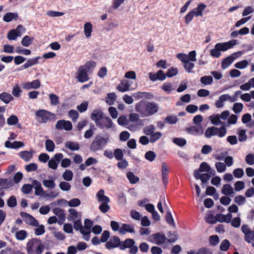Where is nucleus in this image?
<instances>
[{"label":"nucleus","mask_w":254,"mask_h":254,"mask_svg":"<svg viewBox=\"0 0 254 254\" xmlns=\"http://www.w3.org/2000/svg\"><path fill=\"white\" fill-rule=\"evenodd\" d=\"M116 95L114 93H111L108 94L107 97L106 99V102L109 105L113 104L114 102L116 100Z\"/></svg>","instance_id":"obj_55"},{"label":"nucleus","mask_w":254,"mask_h":254,"mask_svg":"<svg viewBox=\"0 0 254 254\" xmlns=\"http://www.w3.org/2000/svg\"><path fill=\"white\" fill-rule=\"evenodd\" d=\"M159 105L154 102L140 101L135 104V110L142 117H148L156 114Z\"/></svg>","instance_id":"obj_2"},{"label":"nucleus","mask_w":254,"mask_h":254,"mask_svg":"<svg viewBox=\"0 0 254 254\" xmlns=\"http://www.w3.org/2000/svg\"><path fill=\"white\" fill-rule=\"evenodd\" d=\"M109 140V136L107 134L104 136L97 134L90 145V150L92 152H96L103 149L106 146Z\"/></svg>","instance_id":"obj_6"},{"label":"nucleus","mask_w":254,"mask_h":254,"mask_svg":"<svg viewBox=\"0 0 254 254\" xmlns=\"http://www.w3.org/2000/svg\"><path fill=\"white\" fill-rule=\"evenodd\" d=\"M79 231L83 235V238L85 241H88L90 240V234L91 233V230L88 229L84 226H82Z\"/></svg>","instance_id":"obj_35"},{"label":"nucleus","mask_w":254,"mask_h":254,"mask_svg":"<svg viewBox=\"0 0 254 254\" xmlns=\"http://www.w3.org/2000/svg\"><path fill=\"white\" fill-rule=\"evenodd\" d=\"M88 71L85 70L84 67L80 66L77 71L76 78L79 82H84L87 81L89 80V77L88 74Z\"/></svg>","instance_id":"obj_10"},{"label":"nucleus","mask_w":254,"mask_h":254,"mask_svg":"<svg viewBox=\"0 0 254 254\" xmlns=\"http://www.w3.org/2000/svg\"><path fill=\"white\" fill-rule=\"evenodd\" d=\"M0 99L5 104H8L14 100L12 95L7 92L0 94Z\"/></svg>","instance_id":"obj_26"},{"label":"nucleus","mask_w":254,"mask_h":254,"mask_svg":"<svg viewBox=\"0 0 254 254\" xmlns=\"http://www.w3.org/2000/svg\"><path fill=\"white\" fill-rule=\"evenodd\" d=\"M234 61V58L230 56L225 58L221 64V67L223 69L227 68Z\"/></svg>","instance_id":"obj_33"},{"label":"nucleus","mask_w":254,"mask_h":254,"mask_svg":"<svg viewBox=\"0 0 254 254\" xmlns=\"http://www.w3.org/2000/svg\"><path fill=\"white\" fill-rule=\"evenodd\" d=\"M59 188L63 191H67L70 190L71 186L68 182L63 181L59 184Z\"/></svg>","instance_id":"obj_52"},{"label":"nucleus","mask_w":254,"mask_h":254,"mask_svg":"<svg viewBox=\"0 0 254 254\" xmlns=\"http://www.w3.org/2000/svg\"><path fill=\"white\" fill-rule=\"evenodd\" d=\"M7 204L10 207H14L17 205V200L14 195L11 196L7 201Z\"/></svg>","instance_id":"obj_57"},{"label":"nucleus","mask_w":254,"mask_h":254,"mask_svg":"<svg viewBox=\"0 0 254 254\" xmlns=\"http://www.w3.org/2000/svg\"><path fill=\"white\" fill-rule=\"evenodd\" d=\"M96 197L98 202L101 203L109 202L110 198L105 195V191L103 190H100L96 194Z\"/></svg>","instance_id":"obj_23"},{"label":"nucleus","mask_w":254,"mask_h":254,"mask_svg":"<svg viewBox=\"0 0 254 254\" xmlns=\"http://www.w3.org/2000/svg\"><path fill=\"white\" fill-rule=\"evenodd\" d=\"M56 128L59 130L64 129L66 131H69L72 129V125L70 121L61 120L57 122L56 125Z\"/></svg>","instance_id":"obj_13"},{"label":"nucleus","mask_w":254,"mask_h":254,"mask_svg":"<svg viewBox=\"0 0 254 254\" xmlns=\"http://www.w3.org/2000/svg\"><path fill=\"white\" fill-rule=\"evenodd\" d=\"M37 228L34 229V234L36 236H40L44 234L45 232V227L43 225H39L36 226Z\"/></svg>","instance_id":"obj_51"},{"label":"nucleus","mask_w":254,"mask_h":254,"mask_svg":"<svg viewBox=\"0 0 254 254\" xmlns=\"http://www.w3.org/2000/svg\"><path fill=\"white\" fill-rule=\"evenodd\" d=\"M103 117V113L100 109L93 110L91 114V118L95 122L96 125H97V123H98Z\"/></svg>","instance_id":"obj_20"},{"label":"nucleus","mask_w":254,"mask_h":254,"mask_svg":"<svg viewBox=\"0 0 254 254\" xmlns=\"http://www.w3.org/2000/svg\"><path fill=\"white\" fill-rule=\"evenodd\" d=\"M155 126L153 125H149L144 127L143 133L146 135H151L155 130Z\"/></svg>","instance_id":"obj_42"},{"label":"nucleus","mask_w":254,"mask_h":254,"mask_svg":"<svg viewBox=\"0 0 254 254\" xmlns=\"http://www.w3.org/2000/svg\"><path fill=\"white\" fill-rule=\"evenodd\" d=\"M18 17L17 13L8 12L6 13L3 17V20L7 22H10L13 19H16Z\"/></svg>","instance_id":"obj_32"},{"label":"nucleus","mask_w":254,"mask_h":254,"mask_svg":"<svg viewBox=\"0 0 254 254\" xmlns=\"http://www.w3.org/2000/svg\"><path fill=\"white\" fill-rule=\"evenodd\" d=\"M206 5L203 3H199L197 7L191 10L195 17L202 16L203 11L206 8Z\"/></svg>","instance_id":"obj_21"},{"label":"nucleus","mask_w":254,"mask_h":254,"mask_svg":"<svg viewBox=\"0 0 254 254\" xmlns=\"http://www.w3.org/2000/svg\"><path fill=\"white\" fill-rule=\"evenodd\" d=\"M73 176L72 172L69 170H66L63 174V179L67 182L71 181L72 180Z\"/></svg>","instance_id":"obj_41"},{"label":"nucleus","mask_w":254,"mask_h":254,"mask_svg":"<svg viewBox=\"0 0 254 254\" xmlns=\"http://www.w3.org/2000/svg\"><path fill=\"white\" fill-rule=\"evenodd\" d=\"M44 249V244L38 238H32L29 240L26 245L27 254H42Z\"/></svg>","instance_id":"obj_4"},{"label":"nucleus","mask_w":254,"mask_h":254,"mask_svg":"<svg viewBox=\"0 0 254 254\" xmlns=\"http://www.w3.org/2000/svg\"><path fill=\"white\" fill-rule=\"evenodd\" d=\"M20 157L24 161L28 162L33 157V152L31 151H23L19 152Z\"/></svg>","instance_id":"obj_29"},{"label":"nucleus","mask_w":254,"mask_h":254,"mask_svg":"<svg viewBox=\"0 0 254 254\" xmlns=\"http://www.w3.org/2000/svg\"><path fill=\"white\" fill-rule=\"evenodd\" d=\"M232 218V215L230 213H228L226 215H224L223 214H218L216 215V221H218L221 223H230Z\"/></svg>","instance_id":"obj_18"},{"label":"nucleus","mask_w":254,"mask_h":254,"mask_svg":"<svg viewBox=\"0 0 254 254\" xmlns=\"http://www.w3.org/2000/svg\"><path fill=\"white\" fill-rule=\"evenodd\" d=\"M95 129V128L94 126L93 125L88 130L85 132L84 134V138L86 139L91 138L94 134Z\"/></svg>","instance_id":"obj_60"},{"label":"nucleus","mask_w":254,"mask_h":254,"mask_svg":"<svg viewBox=\"0 0 254 254\" xmlns=\"http://www.w3.org/2000/svg\"><path fill=\"white\" fill-rule=\"evenodd\" d=\"M209 118L212 124L214 125L217 126L223 124V123L220 120V117L218 114L211 116Z\"/></svg>","instance_id":"obj_43"},{"label":"nucleus","mask_w":254,"mask_h":254,"mask_svg":"<svg viewBox=\"0 0 254 254\" xmlns=\"http://www.w3.org/2000/svg\"><path fill=\"white\" fill-rule=\"evenodd\" d=\"M200 82L205 85H210L213 82V78L211 76H204L201 77Z\"/></svg>","instance_id":"obj_48"},{"label":"nucleus","mask_w":254,"mask_h":254,"mask_svg":"<svg viewBox=\"0 0 254 254\" xmlns=\"http://www.w3.org/2000/svg\"><path fill=\"white\" fill-rule=\"evenodd\" d=\"M177 58L184 63V67L187 72H194L192 69L194 68V64L190 62H195L196 61L195 51H190L188 55L179 53L177 55Z\"/></svg>","instance_id":"obj_3"},{"label":"nucleus","mask_w":254,"mask_h":254,"mask_svg":"<svg viewBox=\"0 0 254 254\" xmlns=\"http://www.w3.org/2000/svg\"><path fill=\"white\" fill-rule=\"evenodd\" d=\"M162 134L161 132L157 131L153 132L150 137V142L154 143L159 140L162 136Z\"/></svg>","instance_id":"obj_49"},{"label":"nucleus","mask_w":254,"mask_h":254,"mask_svg":"<svg viewBox=\"0 0 254 254\" xmlns=\"http://www.w3.org/2000/svg\"><path fill=\"white\" fill-rule=\"evenodd\" d=\"M148 239L149 241L151 243L156 245H161L165 243L166 242L174 243L177 240V237L174 235V237L172 238L168 239L164 234L160 233H157L151 235Z\"/></svg>","instance_id":"obj_7"},{"label":"nucleus","mask_w":254,"mask_h":254,"mask_svg":"<svg viewBox=\"0 0 254 254\" xmlns=\"http://www.w3.org/2000/svg\"><path fill=\"white\" fill-rule=\"evenodd\" d=\"M24 89L28 90L30 89H37L41 86V81L39 79H35L30 82H25L22 84Z\"/></svg>","instance_id":"obj_14"},{"label":"nucleus","mask_w":254,"mask_h":254,"mask_svg":"<svg viewBox=\"0 0 254 254\" xmlns=\"http://www.w3.org/2000/svg\"><path fill=\"white\" fill-rule=\"evenodd\" d=\"M244 108L243 104L241 103H236L234 104L233 107V111L236 114L241 113Z\"/></svg>","instance_id":"obj_53"},{"label":"nucleus","mask_w":254,"mask_h":254,"mask_svg":"<svg viewBox=\"0 0 254 254\" xmlns=\"http://www.w3.org/2000/svg\"><path fill=\"white\" fill-rule=\"evenodd\" d=\"M20 215L27 224L33 227L38 226V221L32 215L25 212H21Z\"/></svg>","instance_id":"obj_15"},{"label":"nucleus","mask_w":254,"mask_h":254,"mask_svg":"<svg viewBox=\"0 0 254 254\" xmlns=\"http://www.w3.org/2000/svg\"><path fill=\"white\" fill-rule=\"evenodd\" d=\"M226 101V98H225L224 95L220 96L218 100L215 102V106L218 108H220L223 107L224 102Z\"/></svg>","instance_id":"obj_63"},{"label":"nucleus","mask_w":254,"mask_h":254,"mask_svg":"<svg viewBox=\"0 0 254 254\" xmlns=\"http://www.w3.org/2000/svg\"><path fill=\"white\" fill-rule=\"evenodd\" d=\"M41 58L40 57H37L33 59H29L27 60L26 62L23 65V67L26 69L30 66L38 64V60Z\"/></svg>","instance_id":"obj_28"},{"label":"nucleus","mask_w":254,"mask_h":254,"mask_svg":"<svg viewBox=\"0 0 254 254\" xmlns=\"http://www.w3.org/2000/svg\"><path fill=\"white\" fill-rule=\"evenodd\" d=\"M231 244L227 239L223 240L220 245V250L221 251H227L230 248Z\"/></svg>","instance_id":"obj_44"},{"label":"nucleus","mask_w":254,"mask_h":254,"mask_svg":"<svg viewBox=\"0 0 254 254\" xmlns=\"http://www.w3.org/2000/svg\"><path fill=\"white\" fill-rule=\"evenodd\" d=\"M96 65V62L91 60L86 62L84 64L81 65V66L84 67V68L85 70L89 72L93 70V69L95 67Z\"/></svg>","instance_id":"obj_31"},{"label":"nucleus","mask_w":254,"mask_h":254,"mask_svg":"<svg viewBox=\"0 0 254 254\" xmlns=\"http://www.w3.org/2000/svg\"><path fill=\"white\" fill-rule=\"evenodd\" d=\"M45 147L47 151L52 152L54 151L55 145L52 140L47 139L45 142Z\"/></svg>","instance_id":"obj_38"},{"label":"nucleus","mask_w":254,"mask_h":254,"mask_svg":"<svg viewBox=\"0 0 254 254\" xmlns=\"http://www.w3.org/2000/svg\"><path fill=\"white\" fill-rule=\"evenodd\" d=\"M114 156L118 160H121L124 156L123 151L121 149H116L114 152Z\"/></svg>","instance_id":"obj_61"},{"label":"nucleus","mask_w":254,"mask_h":254,"mask_svg":"<svg viewBox=\"0 0 254 254\" xmlns=\"http://www.w3.org/2000/svg\"><path fill=\"white\" fill-rule=\"evenodd\" d=\"M84 34L85 37L87 39L90 38L93 31V26L89 22H87L84 24L83 26Z\"/></svg>","instance_id":"obj_22"},{"label":"nucleus","mask_w":254,"mask_h":254,"mask_svg":"<svg viewBox=\"0 0 254 254\" xmlns=\"http://www.w3.org/2000/svg\"><path fill=\"white\" fill-rule=\"evenodd\" d=\"M126 0H112V7L114 10L118 9L124 3Z\"/></svg>","instance_id":"obj_56"},{"label":"nucleus","mask_w":254,"mask_h":254,"mask_svg":"<svg viewBox=\"0 0 254 254\" xmlns=\"http://www.w3.org/2000/svg\"><path fill=\"white\" fill-rule=\"evenodd\" d=\"M241 231L245 235V240L247 243L251 244L254 248V232L253 231H252L247 224H244L242 226Z\"/></svg>","instance_id":"obj_9"},{"label":"nucleus","mask_w":254,"mask_h":254,"mask_svg":"<svg viewBox=\"0 0 254 254\" xmlns=\"http://www.w3.org/2000/svg\"><path fill=\"white\" fill-rule=\"evenodd\" d=\"M130 81L123 79L120 81L117 86V89L121 92H125L130 90Z\"/></svg>","instance_id":"obj_17"},{"label":"nucleus","mask_w":254,"mask_h":254,"mask_svg":"<svg viewBox=\"0 0 254 254\" xmlns=\"http://www.w3.org/2000/svg\"><path fill=\"white\" fill-rule=\"evenodd\" d=\"M68 115L73 122H76L79 116L78 112L74 110H70L68 113Z\"/></svg>","instance_id":"obj_58"},{"label":"nucleus","mask_w":254,"mask_h":254,"mask_svg":"<svg viewBox=\"0 0 254 254\" xmlns=\"http://www.w3.org/2000/svg\"><path fill=\"white\" fill-rule=\"evenodd\" d=\"M106 247L108 249L119 248L121 250L123 251L128 249L129 254H136L138 252V248L136 246L135 241L130 238L121 241L119 238L114 236L106 243Z\"/></svg>","instance_id":"obj_1"},{"label":"nucleus","mask_w":254,"mask_h":254,"mask_svg":"<svg viewBox=\"0 0 254 254\" xmlns=\"http://www.w3.org/2000/svg\"><path fill=\"white\" fill-rule=\"evenodd\" d=\"M166 220L167 222L173 227L175 226V224L173 216L169 211H167L166 214Z\"/></svg>","instance_id":"obj_59"},{"label":"nucleus","mask_w":254,"mask_h":254,"mask_svg":"<svg viewBox=\"0 0 254 254\" xmlns=\"http://www.w3.org/2000/svg\"><path fill=\"white\" fill-rule=\"evenodd\" d=\"M33 41V37L25 36L21 40V44L24 47H29Z\"/></svg>","instance_id":"obj_46"},{"label":"nucleus","mask_w":254,"mask_h":254,"mask_svg":"<svg viewBox=\"0 0 254 254\" xmlns=\"http://www.w3.org/2000/svg\"><path fill=\"white\" fill-rule=\"evenodd\" d=\"M43 184L45 187L53 189L56 187V184L54 180H44L43 181Z\"/></svg>","instance_id":"obj_45"},{"label":"nucleus","mask_w":254,"mask_h":254,"mask_svg":"<svg viewBox=\"0 0 254 254\" xmlns=\"http://www.w3.org/2000/svg\"><path fill=\"white\" fill-rule=\"evenodd\" d=\"M186 131L188 133L194 136H200L203 133L201 125L187 127Z\"/></svg>","instance_id":"obj_12"},{"label":"nucleus","mask_w":254,"mask_h":254,"mask_svg":"<svg viewBox=\"0 0 254 254\" xmlns=\"http://www.w3.org/2000/svg\"><path fill=\"white\" fill-rule=\"evenodd\" d=\"M21 93H22V90H21L19 84H15L12 88V95L16 98H18L20 96Z\"/></svg>","instance_id":"obj_39"},{"label":"nucleus","mask_w":254,"mask_h":254,"mask_svg":"<svg viewBox=\"0 0 254 254\" xmlns=\"http://www.w3.org/2000/svg\"><path fill=\"white\" fill-rule=\"evenodd\" d=\"M65 147L68 148L71 151H77L79 149V144L76 142L67 141L65 143Z\"/></svg>","instance_id":"obj_30"},{"label":"nucleus","mask_w":254,"mask_h":254,"mask_svg":"<svg viewBox=\"0 0 254 254\" xmlns=\"http://www.w3.org/2000/svg\"><path fill=\"white\" fill-rule=\"evenodd\" d=\"M237 44V40L234 39L227 42L217 43L215 45L214 48L210 51V55L213 57L218 58L221 56V51H226Z\"/></svg>","instance_id":"obj_5"},{"label":"nucleus","mask_w":254,"mask_h":254,"mask_svg":"<svg viewBox=\"0 0 254 254\" xmlns=\"http://www.w3.org/2000/svg\"><path fill=\"white\" fill-rule=\"evenodd\" d=\"M27 233L26 231L21 230L15 233V238L19 241H23L27 237Z\"/></svg>","instance_id":"obj_37"},{"label":"nucleus","mask_w":254,"mask_h":254,"mask_svg":"<svg viewBox=\"0 0 254 254\" xmlns=\"http://www.w3.org/2000/svg\"><path fill=\"white\" fill-rule=\"evenodd\" d=\"M215 168L218 173H223L226 170V165L220 162L215 163Z\"/></svg>","instance_id":"obj_54"},{"label":"nucleus","mask_w":254,"mask_h":254,"mask_svg":"<svg viewBox=\"0 0 254 254\" xmlns=\"http://www.w3.org/2000/svg\"><path fill=\"white\" fill-rule=\"evenodd\" d=\"M112 121L110 118L103 117L98 123H97L96 126L100 128H111L112 127Z\"/></svg>","instance_id":"obj_16"},{"label":"nucleus","mask_w":254,"mask_h":254,"mask_svg":"<svg viewBox=\"0 0 254 254\" xmlns=\"http://www.w3.org/2000/svg\"><path fill=\"white\" fill-rule=\"evenodd\" d=\"M222 193L225 195L231 196L234 193V190L230 185L226 184L223 187Z\"/></svg>","instance_id":"obj_27"},{"label":"nucleus","mask_w":254,"mask_h":254,"mask_svg":"<svg viewBox=\"0 0 254 254\" xmlns=\"http://www.w3.org/2000/svg\"><path fill=\"white\" fill-rule=\"evenodd\" d=\"M15 52L17 54H21L25 56H28L31 54V51L30 50L23 49L21 47H17L15 49Z\"/></svg>","instance_id":"obj_50"},{"label":"nucleus","mask_w":254,"mask_h":254,"mask_svg":"<svg viewBox=\"0 0 254 254\" xmlns=\"http://www.w3.org/2000/svg\"><path fill=\"white\" fill-rule=\"evenodd\" d=\"M217 127H208L206 129L205 132V136L206 138H210L213 135H216L217 133Z\"/></svg>","instance_id":"obj_34"},{"label":"nucleus","mask_w":254,"mask_h":254,"mask_svg":"<svg viewBox=\"0 0 254 254\" xmlns=\"http://www.w3.org/2000/svg\"><path fill=\"white\" fill-rule=\"evenodd\" d=\"M173 141L179 146H184L187 143L186 139L183 138H174Z\"/></svg>","instance_id":"obj_62"},{"label":"nucleus","mask_w":254,"mask_h":254,"mask_svg":"<svg viewBox=\"0 0 254 254\" xmlns=\"http://www.w3.org/2000/svg\"><path fill=\"white\" fill-rule=\"evenodd\" d=\"M37 121L41 123H46L52 120H55L56 115L45 110H39L35 112Z\"/></svg>","instance_id":"obj_8"},{"label":"nucleus","mask_w":254,"mask_h":254,"mask_svg":"<svg viewBox=\"0 0 254 254\" xmlns=\"http://www.w3.org/2000/svg\"><path fill=\"white\" fill-rule=\"evenodd\" d=\"M32 185L35 188V194L37 196L44 195L45 191L41 186V184L37 180H34L32 182Z\"/></svg>","instance_id":"obj_19"},{"label":"nucleus","mask_w":254,"mask_h":254,"mask_svg":"<svg viewBox=\"0 0 254 254\" xmlns=\"http://www.w3.org/2000/svg\"><path fill=\"white\" fill-rule=\"evenodd\" d=\"M127 177L129 181V183L131 184H136L138 182L139 180V178L135 176L133 173L131 172L127 173Z\"/></svg>","instance_id":"obj_36"},{"label":"nucleus","mask_w":254,"mask_h":254,"mask_svg":"<svg viewBox=\"0 0 254 254\" xmlns=\"http://www.w3.org/2000/svg\"><path fill=\"white\" fill-rule=\"evenodd\" d=\"M18 122V119L15 115H11L7 119V124L9 126H14Z\"/></svg>","instance_id":"obj_47"},{"label":"nucleus","mask_w":254,"mask_h":254,"mask_svg":"<svg viewBox=\"0 0 254 254\" xmlns=\"http://www.w3.org/2000/svg\"><path fill=\"white\" fill-rule=\"evenodd\" d=\"M60 201L63 202L64 204H67L70 207H77L80 205L81 202L80 200L76 198H73L69 201H67L65 199H62L60 200Z\"/></svg>","instance_id":"obj_25"},{"label":"nucleus","mask_w":254,"mask_h":254,"mask_svg":"<svg viewBox=\"0 0 254 254\" xmlns=\"http://www.w3.org/2000/svg\"><path fill=\"white\" fill-rule=\"evenodd\" d=\"M145 158L146 160L152 162L155 159L156 154L153 151H149L145 153Z\"/></svg>","instance_id":"obj_64"},{"label":"nucleus","mask_w":254,"mask_h":254,"mask_svg":"<svg viewBox=\"0 0 254 254\" xmlns=\"http://www.w3.org/2000/svg\"><path fill=\"white\" fill-rule=\"evenodd\" d=\"M127 232L131 233H134V228L132 226L130 225L124 224L120 228L119 233L122 235H124Z\"/></svg>","instance_id":"obj_24"},{"label":"nucleus","mask_w":254,"mask_h":254,"mask_svg":"<svg viewBox=\"0 0 254 254\" xmlns=\"http://www.w3.org/2000/svg\"><path fill=\"white\" fill-rule=\"evenodd\" d=\"M49 99L50 100L51 104L52 105L57 106L58 104H59V103H60L59 98L57 95H56L54 93H51V94H49Z\"/></svg>","instance_id":"obj_40"},{"label":"nucleus","mask_w":254,"mask_h":254,"mask_svg":"<svg viewBox=\"0 0 254 254\" xmlns=\"http://www.w3.org/2000/svg\"><path fill=\"white\" fill-rule=\"evenodd\" d=\"M63 154L61 153L55 154L53 157L49 161V167L53 170H56L58 168V163L63 158Z\"/></svg>","instance_id":"obj_11"}]
</instances>
